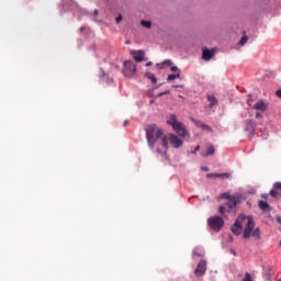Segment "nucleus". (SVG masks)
Here are the masks:
<instances>
[{"label":"nucleus","instance_id":"35","mask_svg":"<svg viewBox=\"0 0 281 281\" xmlns=\"http://www.w3.org/2000/svg\"><path fill=\"white\" fill-rule=\"evenodd\" d=\"M261 199H265V201H267V199H269V194H262Z\"/></svg>","mask_w":281,"mask_h":281},{"label":"nucleus","instance_id":"10","mask_svg":"<svg viewBox=\"0 0 281 281\" xmlns=\"http://www.w3.org/2000/svg\"><path fill=\"white\" fill-rule=\"evenodd\" d=\"M215 53L216 50L204 47L202 48V58L207 63L211 58H214Z\"/></svg>","mask_w":281,"mask_h":281},{"label":"nucleus","instance_id":"39","mask_svg":"<svg viewBox=\"0 0 281 281\" xmlns=\"http://www.w3.org/2000/svg\"><path fill=\"white\" fill-rule=\"evenodd\" d=\"M150 65H153V61H148V63L146 64V67H150Z\"/></svg>","mask_w":281,"mask_h":281},{"label":"nucleus","instance_id":"34","mask_svg":"<svg viewBox=\"0 0 281 281\" xmlns=\"http://www.w3.org/2000/svg\"><path fill=\"white\" fill-rule=\"evenodd\" d=\"M164 65H168L170 67V65H172V61L166 60V61H164Z\"/></svg>","mask_w":281,"mask_h":281},{"label":"nucleus","instance_id":"19","mask_svg":"<svg viewBox=\"0 0 281 281\" xmlns=\"http://www.w3.org/2000/svg\"><path fill=\"white\" fill-rule=\"evenodd\" d=\"M140 25L143 27H146L147 30H150V27H153V23L150 21H146V20L140 21Z\"/></svg>","mask_w":281,"mask_h":281},{"label":"nucleus","instance_id":"11","mask_svg":"<svg viewBox=\"0 0 281 281\" xmlns=\"http://www.w3.org/2000/svg\"><path fill=\"white\" fill-rule=\"evenodd\" d=\"M240 203V200L238 199V196H233L232 199H229L227 201V203H225V205L227 206V209L232 212V210H236V204Z\"/></svg>","mask_w":281,"mask_h":281},{"label":"nucleus","instance_id":"27","mask_svg":"<svg viewBox=\"0 0 281 281\" xmlns=\"http://www.w3.org/2000/svg\"><path fill=\"white\" fill-rule=\"evenodd\" d=\"M234 198V195L229 194V193H222V199H227V201H229V199Z\"/></svg>","mask_w":281,"mask_h":281},{"label":"nucleus","instance_id":"24","mask_svg":"<svg viewBox=\"0 0 281 281\" xmlns=\"http://www.w3.org/2000/svg\"><path fill=\"white\" fill-rule=\"evenodd\" d=\"M229 177H232V173H218L217 179H229Z\"/></svg>","mask_w":281,"mask_h":281},{"label":"nucleus","instance_id":"6","mask_svg":"<svg viewBox=\"0 0 281 281\" xmlns=\"http://www.w3.org/2000/svg\"><path fill=\"white\" fill-rule=\"evenodd\" d=\"M136 72L137 66L135 63L131 60L124 61L123 76H125V78H133Z\"/></svg>","mask_w":281,"mask_h":281},{"label":"nucleus","instance_id":"29","mask_svg":"<svg viewBox=\"0 0 281 281\" xmlns=\"http://www.w3.org/2000/svg\"><path fill=\"white\" fill-rule=\"evenodd\" d=\"M164 95H170V90H166L165 92L158 93V98H161Z\"/></svg>","mask_w":281,"mask_h":281},{"label":"nucleus","instance_id":"16","mask_svg":"<svg viewBox=\"0 0 281 281\" xmlns=\"http://www.w3.org/2000/svg\"><path fill=\"white\" fill-rule=\"evenodd\" d=\"M145 76L148 78V80H151L153 85H157V77H155V74L146 72Z\"/></svg>","mask_w":281,"mask_h":281},{"label":"nucleus","instance_id":"45","mask_svg":"<svg viewBox=\"0 0 281 281\" xmlns=\"http://www.w3.org/2000/svg\"><path fill=\"white\" fill-rule=\"evenodd\" d=\"M179 98H183L182 95H179Z\"/></svg>","mask_w":281,"mask_h":281},{"label":"nucleus","instance_id":"42","mask_svg":"<svg viewBox=\"0 0 281 281\" xmlns=\"http://www.w3.org/2000/svg\"><path fill=\"white\" fill-rule=\"evenodd\" d=\"M200 148H201V146L198 145V146L195 147V150H200Z\"/></svg>","mask_w":281,"mask_h":281},{"label":"nucleus","instance_id":"7","mask_svg":"<svg viewBox=\"0 0 281 281\" xmlns=\"http://www.w3.org/2000/svg\"><path fill=\"white\" fill-rule=\"evenodd\" d=\"M205 271H207V262L202 259L199 261L194 273L198 278H201V276H205Z\"/></svg>","mask_w":281,"mask_h":281},{"label":"nucleus","instance_id":"36","mask_svg":"<svg viewBox=\"0 0 281 281\" xmlns=\"http://www.w3.org/2000/svg\"><path fill=\"white\" fill-rule=\"evenodd\" d=\"M277 223H279L281 225V216L277 215Z\"/></svg>","mask_w":281,"mask_h":281},{"label":"nucleus","instance_id":"15","mask_svg":"<svg viewBox=\"0 0 281 281\" xmlns=\"http://www.w3.org/2000/svg\"><path fill=\"white\" fill-rule=\"evenodd\" d=\"M214 153H216V149L214 148L213 145H211L207 147L206 153L202 154V155H203V157H210V155H214Z\"/></svg>","mask_w":281,"mask_h":281},{"label":"nucleus","instance_id":"2","mask_svg":"<svg viewBox=\"0 0 281 281\" xmlns=\"http://www.w3.org/2000/svg\"><path fill=\"white\" fill-rule=\"evenodd\" d=\"M168 142L171 144L172 148H181L183 146V139L179 138L175 134L164 135L160 138V147H157L158 155L166 157L168 155Z\"/></svg>","mask_w":281,"mask_h":281},{"label":"nucleus","instance_id":"40","mask_svg":"<svg viewBox=\"0 0 281 281\" xmlns=\"http://www.w3.org/2000/svg\"><path fill=\"white\" fill-rule=\"evenodd\" d=\"M106 82L111 83V82H113V79H106Z\"/></svg>","mask_w":281,"mask_h":281},{"label":"nucleus","instance_id":"5","mask_svg":"<svg viewBox=\"0 0 281 281\" xmlns=\"http://www.w3.org/2000/svg\"><path fill=\"white\" fill-rule=\"evenodd\" d=\"M209 227L214 232H221L223 229V225H225V221L221 216H213L207 220Z\"/></svg>","mask_w":281,"mask_h":281},{"label":"nucleus","instance_id":"20","mask_svg":"<svg viewBox=\"0 0 281 281\" xmlns=\"http://www.w3.org/2000/svg\"><path fill=\"white\" fill-rule=\"evenodd\" d=\"M225 212H232V211L226 206V204L221 205V206H220V214H222L223 216H225Z\"/></svg>","mask_w":281,"mask_h":281},{"label":"nucleus","instance_id":"23","mask_svg":"<svg viewBox=\"0 0 281 281\" xmlns=\"http://www.w3.org/2000/svg\"><path fill=\"white\" fill-rule=\"evenodd\" d=\"M200 128H202V131H207V133H212L213 132L212 127H210V125H207L205 123H202Z\"/></svg>","mask_w":281,"mask_h":281},{"label":"nucleus","instance_id":"37","mask_svg":"<svg viewBox=\"0 0 281 281\" xmlns=\"http://www.w3.org/2000/svg\"><path fill=\"white\" fill-rule=\"evenodd\" d=\"M98 14H99V11H98V9H95V10L93 11V15H94V16H98Z\"/></svg>","mask_w":281,"mask_h":281},{"label":"nucleus","instance_id":"22","mask_svg":"<svg viewBox=\"0 0 281 281\" xmlns=\"http://www.w3.org/2000/svg\"><path fill=\"white\" fill-rule=\"evenodd\" d=\"M191 122H193V124H195V126H198V128H201V126H203V122H201L200 120H196L194 117H191Z\"/></svg>","mask_w":281,"mask_h":281},{"label":"nucleus","instance_id":"17","mask_svg":"<svg viewBox=\"0 0 281 281\" xmlns=\"http://www.w3.org/2000/svg\"><path fill=\"white\" fill-rule=\"evenodd\" d=\"M193 256H198L199 258H203V256H205V251L203 249L195 248L193 250Z\"/></svg>","mask_w":281,"mask_h":281},{"label":"nucleus","instance_id":"30","mask_svg":"<svg viewBox=\"0 0 281 281\" xmlns=\"http://www.w3.org/2000/svg\"><path fill=\"white\" fill-rule=\"evenodd\" d=\"M106 78H108L106 72H104V69H101V79L106 80Z\"/></svg>","mask_w":281,"mask_h":281},{"label":"nucleus","instance_id":"14","mask_svg":"<svg viewBox=\"0 0 281 281\" xmlns=\"http://www.w3.org/2000/svg\"><path fill=\"white\" fill-rule=\"evenodd\" d=\"M207 101L210 102L209 106L210 109H213V106H216V104H218V100H216V97L214 95H207Z\"/></svg>","mask_w":281,"mask_h":281},{"label":"nucleus","instance_id":"43","mask_svg":"<svg viewBox=\"0 0 281 281\" xmlns=\"http://www.w3.org/2000/svg\"><path fill=\"white\" fill-rule=\"evenodd\" d=\"M126 124H128V121H125V122H124V126H126Z\"/></svg>","mask_w":281,"mask_h":281},{"label":"nucleus","instance_id":"25","mask_svg":"<svg viewBox=\"0 0 281 281\" xmlns=\"http://www.w3.org/2000/svg\"><path fill=\"white\" fill-rule=\"evenodd\" d=\"M247 41H249V37L247 35H244L240 40H239V45H247Z\"/></svg>","mask_w":281,"mask_h":281},{"label":"nucleus","instance_id":"21","mask_svg":"<svg viewBox=\"0 0 281 281\" xmlns=\"http://www.w3.org/2000/svg\"><path fill=\"white\" fill-rule=\"evenodd\" d=\"M181 77V75H180V72H177L176 75L175 74H171V75H168V77H167V80H177V78H180Z\"/></svg>","mask_w":281,"mask_h":281},{"label":"nucleus","instance_id":"32","mask_svg":"<svg viewBox=\"0 0 281 281\" xmlns=\"http://www.w3.org/2000/svg\"><path fill=\"white\" fill-rule=\"evenodd\" d=\"M262 113H265V112H256V114H255V117L257 119V120H260V117H262Z\"/></svg>","mask_w":281,"mask_h":281},{"label":"nucleus","instance_id":"26","mask_svg":"<svg viewBox=\"0 0 281 281\" xmlns=\"http://www.w3.org/2000/svg\"><path fill=\"white\" fill-rule=\"evenodd\" d=\"M207 179H218V173H207Z\"/></svg>","mask_w":281,"mask_h":281},{"label":"nucleus","instance_id":"12","mask_svg":"<svg viewBox=\"0 0 281 281\" xmlns=\"http://www.w3.org/2000/svg\"><path fill=\"white\" fill-rule=\"evenodd\" d=\"M131 54L134 56V60L136 63H142V60H144V56H146L144 50H132Z\"/></svg>","mask_w":281,"mask_h":281},{"label":"nucleus","instance_id":"41","mask_svg":"<svg viewBox=\"0 0 281 281\" xmlns=\"http://www.w3.org/2000/svg\"><path fill=\"white\" fill-rule=\"evenodd\" d=\"M233 256H236V250H231Z\"/></svg>","mask_w":281,"mask_h":281},{"label":"nucleus","instance_id":"8","mask_svg":"<svg viewBox=\"0 0 281 281\" xmlns=\"http://www.w3.org/2000/svg\"><path fill=\"white\" fill-rule=\"evenodd\" d=\"M254 111H258L259 113H265L269 109V102L265 100H258L252 105Z\"/></svg>","mask_w":281,"mask_h":281},{"label":"nucleus","instance_id":"4","mask_svg":"<svg viewBox=\"0 0 281 281\" xmlns=\"http://www.w3.org/2000/svg\"><path fill=\"white\" fill-rule=\"evenodd\" d=\"M167 124H169V126H172L173 131H176L179 137H190V134L188 133L186 125L179 122L175 114L169 115V119L167 120Z\"/></svg>","mask_w":281,"mask_h":281},{"label":"nucleus","instance_id":"38","mask_svg":"<svg viewBox=\"0 0 281 281\" xmlns=\"http://www.w3.org/2000/svg\"><path fill=\"white\" fill-rule=\"evenodd\" d=\"M175 89H183V86H173Z\"/></svg>","mask_w":281,"mask_h":281},{"label":"nucleus","instance_id":"9","mask_svg":"<svg viewBox=\"0 0 281 281\" xmlns=\"http://www.w3.org/2000/svg\"><path fill=\"white\" fill-rule=\"evenodd\" d=\"M245 131L249 133V139H254V135H256V123L251 120L246 121Z\"/></svg>","mask_w":281,"mask_h":281},{"label":"nucleus","instance_id":"44","mask_svg":"<svg viewBox=\"0 0 281 281\" xmlns=\"http://www.w3.org/2000/svg\"><path fill=\"white\" fill-rule=\"evenodd\" d=\"M203 170L207 171V168L205 167V168H203Z\"/></svg>","mask_w":281,"mask_h":281},{"label":"nucleus","instance_id":"18","mask_svg":"<svg viewBox=\"0 0 281 281\" xmlns=\"http://www.w3.org/2000/svg\"><path fill=\"white\" fill-rule=\"evenodd\" d=\"M250 236H252L257 240H260V228H255L254 231H251Z\"/></svg>","mask_w":281,"mask_h":281},{"label":"nucleus","instance_id":"31","mask_svg":"<svg viewBox=\"0 0 281 281\" xmlns=\"http://www.w3.org/2000/svg\"><path fill=\"white\" fill-rule=\"evenodd\" d=\"M171 71L176 72V74H181V70H179V68L177 66H172L171 67Z\"/></svg>","mask_w":281,"mask_h":281},{"label":"nucleus","instance_id":"1","mask_svg":"<svg viewBox=\"0 0 281 281\" xmlns=\"http://www.w3.org/2000/svg\"><path fill=\"white\" fill-rule=\"evenodd\" d=\"M245 221L246 224L243 233V223H245ZM254 227H256V223L254 222V217L251 215L246 216L245 214H239L231 229L235 236H240L243 234V238L247 239L251 238Z\"/></svg>","mask_w":281,"mask_h":281},{"label":"nucleus","instance_id":"28","mask_svg":"<svg viewBox=\"0 0 281 281\" xmlns=\"http://www.w3.org/2000/svg\"><path fill=\"white\" fill-rule=\"evenodd\" d=\"M243 281H254V280H251V274L249 272H246Z\"/></svg>","mask_w":281,"mask_h":281},{"label":"nucleus","instance_id":"33","mask_svg":"<svg viewBox=\"0 0 281 281\" xmlns=\"http://www.w3.org/2000/svg\"><path fill=\"white\" fill-rule=\"evenodd\" d=\"M122 19H123L122 15H119V16L116 18V23L120 24V23L122 22Z\"/></svg>","mask_w":281,"mask_h":281},{"label":"nucleus","instance_id":"13","mask_svg":"<svg viewBox=\"0 0 281 281\" xmlns=\"http://www.w3.org/2000/svg\"><path fill=\"white\" fill-rule=\"evenodd\" d=\"M258 207L262 210V212H271V205L265 200H259Z\"/></svg>","mask_w":281,"mask_h":281},{"label":"nucleus","instance_id":"3","mask_svg":"<svg viewBox=\"0 0 281 281\" xmlns=\"http://www.w3.org/2000/svg\"><path fill=\"white\" fill-rule=\"evenodd\" d=\"M145 131H146V139L148 143V146L150 148H155V144H157V139H161V137H164V131H161V128H158L156 124L147 125Z\"/></svg>","mask_w":281,"mask_h":281}]
</instances>
